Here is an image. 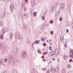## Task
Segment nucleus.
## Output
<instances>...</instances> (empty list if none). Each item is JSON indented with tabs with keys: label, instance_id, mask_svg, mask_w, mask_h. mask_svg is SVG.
Wrapping results in <instances>:
<instances>
[{
	"label": "nucleus",
	"instance_id": "obj_5",
	"mask_svg": "<svg viewBox=\"0 0 73 73\" xmlns=\"http://www.w3.org/2000/svg\"><path fill=\"white\" fill-rule=\"evenodd\" d=\"M20 34L17 33V34L15 35V36H16V38L17 39H18V40H20Z\"/></svg>",
	"mask_w": 73,
	"mask_h": 73
},
{
	"label": "nucleus",
	"instance_id": "obj_19",
	"mask_svg": "<svg viewBox=\"0 0 73 73\" xmlns=\"http://www.w3.org/2000/svg\"><path fill=\"white\" fill-rule=\"evenodd\" d=\"M36 12H34V13H33V15L35 17L36 16Z\"/></svg>",
	"mask_w": 73,
	"mask_h": 73
},
{
	"label": "nucleus",
	"instance_id": "obj_27",
	"mask_svg": "<svg viewBox=\"0 0 73 73\" xmlns=\"http://www.w3.org/2000/svg\"><path fill=\"white\" fill-rule=\"evenodd\" d=\"M31 5L33 7H34V5H35V3H31Z\"/></svg>",
	"mask_w": 73,
	"mask_h": 73
},
{
	"label": "nucleus",
	"instance_id": "obj_16",
	"mask_svg": "<svg viewBox=\"0 0 73 73\" xmlns=\"http://www.w3.org/2000/svg\"><path fill=\"white\" fill-rule=\"evenodd\" d=\"M58 10H59V11H58V13H57V12H56V16H58V13H60V9H58Z\"/></svg>",
	"mask_w": 73,
	"mask_h": 73
},
{
	"label": "nucleus",
	"instance_id": "obj_17",
	"mask_svg": "<svg viewBox=\"0 0 73 73\" xmlns=\"http://www.w3.org/2000/svg\"><path fill=\"white\" fill-rule=\"evenodd\" d=\"M41 40H42V41H44V36H42L41 38Z\"/></svg>",
	"mask_w": 73,
	"mask_h": 73
},
{
	"label": "nucleus",
	"instance_id": "obj_14",
	"mask_svg": "<svg viewBox=\"0 0 73 73\" xmlns=\"http://www.w3.org/2000/svg\"><path fill=\"white\" fill-rule=\"evenodd\" d=\"M66 58H67V56H66L64 55L63 56V58L65 60H66Z\"/></svg>",
	"mask_w": 73,
	"mask_h": 73
},
{
	"label": "nucleus",
	"instance_id": "obj_11",
	"mask_svg": "<svg viewBox=\"0 0 73 73\" xmlns=\"http://www.w3.org/2000/svg\"><path fill=\"white\" fill-rule=\"evenodd\" d=\"M50 54L51 56H54V53L53 51H51L50 52Z\"/></svg>",
	"mask_w": 73,
	"mask_h": 73
},
{
	"label": "nucleus",
	"instance_id": "obj_59",
	"mask_svg": "<svg viewBox=\"0 0 73 73\" xmlns=\"http://www.w3.org/2000/svg\"><path fill=\"white\" fill-rule=\"evenodd\" d=\"M48 40H47V42H48Z\"/></svg>",
	"mask_w": 73,
	"mask_h": 73
},
{
	"label": "nucleus",
	"instance_id": "obj_45",
	"mask_svg": "<svg viewBox=\"0 0 73 73\" xmlns=\"http://www.w3.org/2000/svg\"><path fill=\"white\" fill-rule=\"evenodd\" d=\"M49 50H52V48H51L49 49Z\"/></svg>",
	"mask_w": 73,
	"mask_h": 73
},
{
	"label": "nucleus",
	"instance_id": "obj_44",
	"mask_svg": "<svg viewBox=\"0 0 73 73\" xmlns=\"http://www.w3.org/2000/svg\"><path fill=\"white\" fill-rule=\"evenodd\" d=\"M46 60L45 59H44L43 60V61H44L45 62Z\"/></svg>",
	"mask_w": 73,
	"mask_h": 73
},
{
	"label": "nucleus",
	"instance_id": "obj_29",
	"mask_svg": "<svg viewBox=\"0 0 73 73\" xmlns=\"http://www.w3.org/2000/svg\"><path fill=\"white\" fill-rule=\"evenodd\" d=\"M59 20L60 21H61L62 20V18H60L59 19Z\"/></svg>",
	"mask_w": 73,
	"mask_h": 73
},
{
	"label": "nucleus",
	"instance_id": "obj_26",
	"mask_svg": "<svg viewBox=\"0 0 73 73\" xmlns=\"http://www.w3.org/2000/svg\"><path fill=\"white\" fill-rule=\"evenodd\" d=\"M62 73H65V70L64 69H63L62 70Z\"/></svg>",
	"mask_w": 73,
	"mask_h": 73
},
{
	"label": "nucleus",
	"instance_id": "obj_64",
	"mask_svg": "<svg viewBox=\"0 0 73 73\" xmlns=\"http://www.w3.org/2000/svg\"><path fill=\"white\" fill-rule=\"evenodd\" d=\"M39 66H41V65H39Z\"/></svg>",
	"mask_w": 73,
	"mask_h": 73
},
{
	"label": "nucleus",
	"instance_id": "obj_37",
	"mask_svg": "<svg viewBox=\"0 0 73 73\" xmlns=\"http://www.w3.org/2000/svg\"><path fill=\"white\" fill-rule=\"evenodd\" d=\"M53 21L52 20H51L50 22V23L51 24H53Z\"/></svg>",
	"mask_w": 73,
	"mask_h": 73
},
{
	"label": "nucleus",
	"instance_id": "obj_53",
	"mask_svg": "<svg viewBox=\"0 0 73 73\" xmlns=\"http://www.w3.org/2000/svg\"><path fill=\"white\" fill-rule=\"evenodd\" d=\"M25 26L24 27V28H27V27H25Z\"/></svg>",
	"mask_w": 73,
	"mask_h": 73
},
{
	"label": "nucleus",
	"instance_id": "obj_6",
	"mask_svg": "<svg viewBox=\"0 0 73 73\" xmlns=\"http://www.w3.org/2000/svg\"><path fill=\"white\" fill-rule=\"evenodd\" d=\"M64 4L63 3H61L60 5V8L62 10L64 9Z\"/></svg>",
	"mask_w": 73,
	"mask_h": 73
},
{
	"label": "nucleus",
	"instance_id": "obj_34",
	"mask_svg": "<svg viewBox=\"0 0 73 73\" xmlns=\"http://www.w3.org/2000/svg\"><path fill=\"white\" fill-rule=\"evenodd\" d=\"M37 52L40 54H41V52H40V50H38Z\"/></svg>",
	"mask_w": 73,
	"mask_h": 73
},
{
	"label": "nucleus",
	"instance_id": "obj_38",
	"mask_svg": "<svg viewBox=\"0 0 73 73\" xmlns=\"http://www.w3.org/2000/svg\"><path fill=\"white\" fill-rule=\"evenodd\" d=\"M50 33H51V34H53V31H51L50 32Z\"/></svg>",
	"mask_w": 73,
	"mask_h": 73
},
{
	"label": "nucleus",
	"instance_id": "obj_56",
	"mask_svg": "<svg viewBox=\"0 0 73 73\" xmlns=\"http://www.w3.org/2000/svg\"><path fill=\"white\" fill-rule=\"evenodd\" d=\"M40 42V40H38V43H39Z\"/></svg>",
	"mask_w": 73,
	"mask_h": 73
},
{
	"label": "nucleus",
	"instance_id": "obj_15",
	"mask_svg": "<svg viewBox=\"0 0 73 73\" xmlns=\"http://www.w3.org/2000/svg\"><path fill=\"white\" fill-rule=\"evenodd\" d=\"M10 9H11V11H13V10L14 9V7H10Z\"/></svg>",
	"mask_w": 73,
	"mask_h": 73
},
{
	"label": "nucleus",
	"instance_id": "obj_3",
	"mask_svg": "<svg viewBox=\"0 0 73 73\" xmlns=\"http://www.w3.org/2000/svg\"><path fill=\"white\" fill-rule=\"evenodd\" d=\"M70 57H73V50L71 49L70 50Z\"/></svg>",
	"mask_w": 73,
	"mask_h": 73
},
{
	"label": "nucleus",
	"instance_id": "obj_57",
	"mask_svg": "<svg viewBox=\"0 0 73 73\" xmlns=\"http://www.w3.org/2000/svg\"><path fill=\"white\" fill-rule=\"evenodd\" d=\"M2 16H3V17H4V16H5V15H3H3H2Z\"/></svg>",
	"mask_w": 73,
	"mask_h": 73
},
{
	"label": "nucleus",
	"instance_id": "obj_41",
	"mask_svg": "<svg viewBox=\"0 0 73 73\" xmlns=\"http://www.w3.org/2000/svg\"><path fill=\"white\" fill-rule=\"evenodd\" d=\"M2 30L3 32H4V31H5V30H4V29H3Z\"/></svg>",
	"mask_w": 73,
	"mask_h": 73
},
{
	"label": "nucleus",
	"instance_id": "obj_7",
	"mask_svg": "<svg viewBox=\"0 0 73 73\" xmlns=\"http://www.w3.org/2000/svg\"><path fill=\"white\" fill-rule=\"evenodd\" d=\"M17 48H14L13 49V50L14 53H16L17 52Z\"/></svg>",
	"mask_w": 73,
	"mask_h": 73
},
{
	"label": "nucleus",
	"instance_id": "obj_33",
	"mask_svg": "<svg viewBox=\"0 0 73 73\" xmlns=\"http://www.w3.org/2000/svg\"><path fill=\"white\" fill-rule=\"evenodd\" d=\"M14 7V5L13 4H11L10 6V7Z\"/></svg>",
	"mask_w": 73,
	"mask_h": 73
},
{
	"label": "nucleus",
	"instance_id": "obj_25",
	"mask_svg": "<svg viewBox=\"0 0 73 73\" xmlns=\"http://www.w3.org/2000/svg\"><path fill=\"white\" fill-rule=\"evenodd\" d=\"M2 63H3V60L1 59L0 60V64H2Z\"/></svg>",
	"mask_w": 73,
	"mask_h": 73
},
{
	"label": "nucleus",
	"instance_id": "obj_49",
	"mask_svg": "<svg viewBox=\"0 0 73 73\" xmlns=\"http://www.w3.org/2000/svg\"><path fill=\"white\" fill-rule=\"evenodd\" d=\"M48 53H47V52H45V54H47Z\"/></svg>",
	"mask_w": 73,
	"mask_h": 73
},
{
	"label": "nucleus",
	"instance_id": "obj_63",
	"mask_svg": "<svg viewBox=\"0 0 73 73\" xmlns=\"http://www.w3.org/2000/svg\"><path fill=\"white\" fill-rule=\"evenodd\" d=\"M50 41H52V40H50Z\"/></svg>",
	"mask_w": 73,
	"mask_h": 73
},
{
	"label": "nucleus",
	"instance_id": "obj_31",
	"mask_svg": "<svg viewBox=\"0 0 73 73\" xmlns=\"http://www.w3.org/2000/svg\"><path fill=\"white\" fill-rule=\"evenodd\" d=\"M40 29H41L43 28V27H42V26H40Z\"/></svg>",
	"mask_w": 73,
	"mask_h": 73
},
{
	"label": "nucleus",
	"instance_id": "obj_61",
	"mask_svg": "<svg viewBox=\"0 0 73 73\" xmlns=\"http://www.w3.org/2000/svg\"><path fill=\"white\" fill-rule=\"evenodd\" d=\"M3 1H5V0H3Z\"/></svg>",
	"mask_w": 73,
	"mask_h": 73
},
{
	"label": "nucleus",
	"instance_id": "obj_22",
	"mask_svg": "<svg viewBox=\"0 0 73 73\" xmlns=\"http://www.w3.org/2000/svg\"><path fill=\"white\" fill-rule=\"evenodd\" d=\"M50 72V69H48L47 71V73H49Z\"/></svg>",
	"mask_w": 73,
	"mask_h": 73
},
{
	"label": "nucleus",
	"instance_id": "obj_52",
	"mask_svg": "<svg viewBox=\"0 0 73 73\" xmlns=\"http://www.w3.org/2000/svg\"><path fill=\"white\" fill-rule=\"evenodd\" d=\"M4 33V32H3V33H2V35H3Z\"/></svg>",
	"mask_w": 73,
	"mask_h": 73
},
{
	"label": "nucleus",
	"instance_id": "obj_58",
	"mask_svg": "<svg viewBox=\"0 0 73 73\" xmlns=\"http://www.w3.org/2000/svg\"><path fill=\"white\" fill-rule=\"evenodd\" d=\"M58 62L60 61V60H59V59H58Z\"/></svg>",
	"mask_w": 73,
	"mask_h": 73
},
{
	"label": "nucleus",
	"instance_id": "obj_12",
	"mask_svg": "<svg viewBox=\"0 0 73 73\" xmlns=\"http://www.w3.org/2000/svg\"><path fill=\"white\" fill-rule=\"evenodd\" d=\"M10 39L12 40V37H13V35H12V34L11 32L10 33Z\"/></svg>",
	"mask_w": 73,
	"mask_h": 73
},
{
	"label": "nucleus",
	"instance_id": "obj_36",
	"mask_svg": "<svg viewBox=\"0 0 73 73\" xmlns=\"http://www.w3.org/2000/svg\"><path fill=\"white\" fill-rule=\"evenodd\" d=\"M44 19H45L44 17L42 16V20H44Z\"/></svg>",
	"mask_w": 73,
	"mask_h": 73
},
{
	"label": "nucleus",
	"instance_id": "obj_54",
	"mask_svg": "<svg viewBox=\"0 0 73 73\" xmlns=\"http://www.w3.org/2000/svg\"><path fill=\"white\" fill-rule=\"evenodd\" d=\"M43 71H45V70H44V68H43Z\"/></svg>",
	"mask_w": 73,
	"mask_h": 73
},
{
	"label": "nucleus",
	"instance_id": "obj_35",
	"mask_svg": "<svg viewBox=\"0 0 73 73\" xmlns=\"http://www.w3.org/2000/svg\"><path fill=\"white\" fill-rule=\"evenodd\" d=\"M41 58L43 59L44 58V55H43V56H42L41 57Z\"/></svg>",
	"mask_w": 73,
	"mask_h": 73
},
{
	"label": "nucleus",
	"instance_id": "obj_55",
	"mask_svg": "<svg viewBox=\"0 0 73 73\" xmlns=\"http://www.w3.org/2000/svg\"><path fill=\"white\" fill-rule=\"evenodd\" d=\"M25 8L24 9H25V10H26V9H27L25 8Z\"/></svg>",
	"mask_w": 73,
	"mask_h": 73
},
{
	"label": "nucleus",
	"instance_id": "obj_48",
	"mask_svg": "<svg viewBox=\"0 0 73 73\" xmlns=\"http://www.w3.org/2000/svg\"><path fill=\"white\" fill-rule=\"evenodd\" d=\"M43 54L44 55L45 54V52H44L43 53Z\"/></svg>",
	"mask_w": 73,
	"mask_h": 73
},
{
	"label": "nucleus",
	"instance_id": "obj_23",
	"mask_svg": "<svg viewBox=\"0 0 73 73\" xmlns=\"http://www.w3.org/2000/svg\"><path fill=\"white\" fill-rule=\"evenodd\" d=\"M3 25V22L2 21H0V26H2Z\"/></svg>",
	"mask_w": 73,
	"mask_h": 73
},
{
	"label": "nucleus",
	"instance_id": "obj_46",
	"mask_svg": "<svg viewBox=\"0 0 73 73\" xmlns=\"http://www.w3.org/2000/svg\"><path fill=\"white\" fill-rule=\"evenodd\" d=\"M47 27H49V25L48 24H47Z\"/></svg>",
	"mask_w": 73,
	"mask_h": 73
},
{
	"label": "nucleus",
	"instance_id": "obj_21",
	"mask_svg": "<svg viewBox=\"0 0 73 73\" xmlns=\"http://www.w3.org/2000/svg\"><path fill=\"white\" fill-rule=\"evenodd\" d=\"M60 40L61 42H62V41L64 40V38H63V37H62V36L60 37Z\"/></svg>",
	"mask_w": 73,
	"mask_h": 73
},
{
	"label": "nucleus",
	"instance_id": "obj_2",
	"mask_svg": "<svg viewBox=\"0 0 73 73\" xmlns=\"http://www.w3.org/2000/svg\"><path fill=\"white\" fill-rule=\"evenodd\" d=\"M26 51L25 50H24L22 51V56L23 57H25L26 56H27V54L25 53Z\"/></svg>",
	"mask_w": 73,
	"mask_h": 73
},
{
	"label": "nucleus",
	"instance_id": "obj_62",
	"mask_svg": "<svg viewBox=\"0 0 73 73\" xmlns=\"http://www.w3.org/2000/svg\"><path fill=\"white\" fill-rule=\"evenodd\" d=\"M0 1H3V0H0Z\"/></svg>",
	"mask_w": 73,
	"mask_h": 73
},
{
	"label": "nucleus",
	"instance_id": "obj_8",
	"mask_svg": "<svg viewBox=\"0 0 73 73\" xmlns=\"http://www.w3.org/2000/svg\"><path fill=\"white\" fill-rule=\"evenodd\" d=\"M25 2L23 1L22 2V8L23 9H24V8H25Z\"/></svg>",
	"mask_w": 73,
	"mask_h": 73
},
{
	"label": "nucleus",
	"instance_id": "obj_40",
	"mask_svg": "<svg viewBox=\"0 0 73 73\" xmlns=\"http://www.w3.org/2000/svg\"><path fill=\"white\" fill-rule=\"evenodd\" d=\"M52 60H54V61H55V59L54 58H52Z\"/></svg>",
	"mask_w": 73,
	"mask_h": 73
},
{
	"label": "nucleus",
	"instance_id": "obj_43",
	"mask_svg": "<svg viewBox=\"0 0 73 73\" xmlns=\"http://www.w3.org/2000/svg\"><path fill=\"white\" fill-rule=\"evenodd\" d=\"M67 44V42H65L64 45H66Z\"/></svg>",
	"mask_w": 73,
	"mask_h": 73
},
{
	"label": "nucleus",
	"instance_id": "obj_1",
	"mask_svg": "<svg viewBox=\"0 0 73 73\" xmlns=\"http://www.w3.org/2000/svg\"><path fill=\"white\" fill-rule=\"evenodd\" d=\"M13 55L12 54H11L9 55L8 59L9 63L11 64L12 62V58H13Z\"/></svg>",
	"mask_w": 73,
	"mask_h": 73
},
{
	"label": "nucleus",
	"instance_id": "obj_20",
	"mask_svg": "<svg viewBox=\"0 0 73 73\" xmlns=\"http://www.w3.org/2000/svg\"><path fill=\"white\" fill-rule=\"evenodd\" d=\"M34 44H38V40H36V41L35 42L33 43Z\"/></svg>",
	"mask_w": 73,
	"mask_h": 73
},
{
	"label": "nucleus",
	"instance_id": "obj_24",
	"mask_svg": "<svg viewBox=\"0 0 73 73\" xmlns=\"http://www.w3.org/2000/svg\"><path fill=\"white\" fill-rule=\"evenodd\" d=\"M3 35H1L0 38L1 39H3Z\"/></svg>",
	"mask_w": 73,
	"mask_h": 73
},
{
	"label": "nucleus",
	"instance_id": "obj_4",
	"mask_svg": "<svg viewBox=\"0 0 73 73\" xmlns=\"http://www.w3.org/2000/svg\"><path fill=\"white\" fill-rule=\"evenodd\" d=\"M27 15L26 14H23L21 17V19H25L27 18Z\"/></svg>",
	"mask_w": 73,
	"mask_h": 73
},
{
	"label": "nucleus",
	"instance_id": "obj_60",
	"mask_svg": "<svg viewBox=\"0 0 73 73\" xmlns=\"http://www.w3.org/2000/svg\"><path fill=\"white\" fill-rule=\"evenodd\" d=\"M8 1H10V0H7Z\"/></svg>",
	"mask_w": 73,
	"mask_h": 73
},
{
	"label": "nucleus",
	"instance_id": "obj_51",
	"mask_svg": "<svg viewBox=\"0 0 73 73\" xmlns=\"http://www.w3.org/2000/svg\"><path fill=\"white\" fill-rule=\"evenodd\" d=\"M26 2H28V0H25Z\"/></svg>",
	"mask_w": 73,
	"mask_h": 73
},
{
	"label": "nucleus",
	"instance_id": "obj_28",
	"mask_svg": "<svg viewBox=\"0 0 73 73\" xmlns=\"http://www.w3.org/2000/svg\"><path fill=\"white\" fill-rule=\"evenodd\" d=\"M7 61H8V59H7V58H5V62H7Z\"/></svg>",
	"mask_w": 73,
	"mask_h": 73
},
{
	"label": "nucleus",
	"instance_id": "obj_13",
	"mask_svg": "<svg viewBox=\"0 0 73 73\" xmlns=\"http://www.w3.org/2000/svg\"><path fill=\"white\" fill-rule=\"evenodd\" d=\"M23 38H24V37L23 36L21 35H20V37H19V39L20 40H23Z\"/></svg>",
	"mask_w": 73,
	"mask_h": 73
},
{
	"label": "nucleus",
	"instance_id": "obj_50",
	"mask_svg": "<svg viewBox=\"0 0 73 73\" xmlns=\"http://www.w3.org/2000/svg\"><path fill=\"white\" fill-rule=\"evenodd\" d=\"M65 47H66L67 46V45H65Z\"/></svg>",
	"mask_w": 73,
	"mask_h": 73
},
{
	"label": "nucleus",
	"instance_id": "obj_32",
	"mask_svg": "<svg viewBox=\"0 0 73 73\" xmlns=\"http://www.w3.org/2000/svg\"><path fill=\"white\" fill-rule=\"evenodd\" d=\"M69 62H72V59H70L69 61Z\"/></svg>",
	"mask_w": 73,
	"mask_h": 73
},
{
	"label": "nucleus",
	"instance_id": "obj_42",
	"mask_svg": "<svg viewBox=\"0 0 73 73\" xmlns=\"http://www.w3.org/2000/svg\"><path fill=\"white\" fill-rule=\"evenodd\" d=\"M34 44H35L33 43L32 44V48H33V45H34Z\"/></svg>",
	"mask_w": 73,
	"mask_h": 73
},
{
	"label": "nucleus",
	"instance_id": "obj_10",
	"mask_svg": "<svg viewBox=\"0 0 73 73\" xmlns=\"http://www.w3.org/2000/svg\"><path fill=\"white\" fill-rule=\"evenodd\" d=\"M52 12L54 11L56 9V7L55 6H53L51 9Z\"/></svg>",
	"mask_w": 73,
	"mask_h": 73
},
{
	"label": "nucleus",
	"instance_id": "obj_9",
	"mask_svg": "<svg viewBox=\"0 0 73 73\" xmlns=\"http://www.w3.org/2000/svg\"><path fill=\"white\" fill-rule=\"evenodd\" d=\"M51 70L52 73H54L56 72V70L54 68H52V69L51 68Z\"/></svg>",
	"mask_w": 73,
	"mask_h": 73
},
{
	"label": "nucleus",
	"instance_id": "obj_47",
	"mask_svg": "<svg viewBox=\"0 0 73 73\" xmlns=\"http://www.w3.org/2000/svg\"><path fill=\"white\" fill-rule=\"evenodd\" d=\"M52 48V47L51 46H50L49 47V49H50V48Z\"/></svg>",
	"mask_w": 73,
	"mask_h": 73
},
{
	"label": "nucleus",
	"instance_id": "obj_30",
	"mask_svg": "<svg viewBox=\"0 0 73 73\" xmlns=\"http://www.w3.org/2000/svg\"><path fill=\"white\" fill-rule=\"evenodd\" d=\"M43 45L44 46H46V43H43Z\"/></svg>",
	"mask_w": 73,
	"mask_h": 73
},
{
	"label": "nucleus",
	"instance_id": "obj_39",
	"mask_svg": "<svg viewBox=\"0 0 73 73\" xmlns=\"http://www.w3.org/2000/svg\"><path fill=\"white\" fill-rule=\"evenodd\" d=\"M68 32H69V30H68V29H66V33H68Z\"/></svg>",
	"mask_w": 73,
	"mask_h": 73
},
{
	"label": "nucleus",
	"instance_id": "obj_18",
	"mask_svg": "<svg viewBox=\"0 0 73 73\" xmlns=\"http://www.w3.org/2000/svg\"><path fill=\"white\" fill-rule=\"evenodd\" d=\"M67 67L68 68H71V66L69 64H68L67 65Z\"/></svg>",
	"mask_w": 73,
	"mask_h": 73
}]
</instances>
